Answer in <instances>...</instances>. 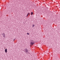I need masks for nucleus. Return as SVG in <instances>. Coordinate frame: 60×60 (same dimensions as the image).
I'll list each match as a JSON object with an SVG mask.
<instances>
[{"mask_svg":"<svg viewBox=\"0 0 60 60\" xmlns=\"http://www.w3.org/2000/svg\"><path fill=\"white\" fill-rule=\"evenodd\" d=\"M34 44V42L33 40H31L30 42V45H33Z\"/></svg>","mask_w":60,"mask_h":60,"instance_id":"obj_1","label":"nucleus"},{"mask_svg":"<svg viewBox=\"0 0 60 60\" xmlns=\"http://www.w3.org/2000/svg\"><path fill=\"white\" fill-rule=\"evenodd\" d=\"M25 53H27L28 52V49H25Z\"/></svg>","mask_w":60,"mask_h":60,"instance_id":"obj_2","label":"nucleus"},{"mask_svg":"<svg viewBox=\"0 0 60 60\" xmlns=\"http://www.w3.org/2000/svg\"><path fill=\"white\" fill-rule=\"evenodd\" d=\"M5 53H7V49H6L5 50Z\"/></svg>","mask_w":60,"mask_h":60,"instance_id":"obj_3","label":"nucleus"},{"mask_svg":"<svg viewBox=\"0 0 60 60\" xmlns=\"http://www.w3.org/2000/svg\"><path fill=\"white\" fill-rule=\"evenodd\" d=\"M2 35H3V36L4 37H5V34H3Z\"/></svg>","mask_w":60,"mask_h":60,"instance_id":"obj_4","label":"nucleus"},{"mask_svg":"<svg viewBox=\"0 0 60 60\" xmlns=\"http://www.w3.org/2000/svg\"><path fill=\"white\" fill-rule=\"evenodd\" d=\"M33 12H31V15H33Z\"/></svg>","mask_w":60,"mask_h":60,"instance_id":"obj_5","label":"nucleus"},{"mask_svg":"<svg viewBox=\"0 0 60 60\" xmlns=\"http://www.w3.org/2000/svg\"><path fill=\"white\" fill-rule=\"evenodd\" d=\"M27 35H29V33H27Z\"/></svg>","mask_w":60,"mask_h":60,"instance_id":"obj_6","label":"nucleus"},{"mask_svg":"<svg viewBox=\"0 0 60 60\" xmlns=\"http://www.w3.org/2000/svg\"><path fill=\"white\" fill-rule=\"evenodd\" d=\"M34 25H33L32 27H34Z\"/></svg>","mask_w":60,"mask_h":60,"instance_id":"obj_7","label":"nucleus"},{"mask_svg":"<svg viewBox=\"0 0 60 60\" xmlns=\"http://www.w3.org/2000/svg\"><path fill=\"white\" fill-rule=\"evenodd\" d=\"M28 14H27V15L26 16V17H28Z\"/></svg>","mask_w":60,"mask_h":60,"instance_id":"obj_8","label":"nucleus"},{"mask_svg":"<svg viewBox=\"0 0 60 60\" xmlns=\"http://www.w3.org/2000/svg\"><path fill=\"white\" fill-rule=\"evenodd\" d=\"M28 14L29 15H29H30V13H29Z\"/></svg>","mask_w":60,"mask_h":60,"instance_id":"obj_9","label":"nucleus"},{"mask_svg":"<svg viewBox=\"0 0 60 60\" xmlns=\"http://www.w3.org/2000/svg\"><path fill=\"white\" fill-rule=\"evenodd\" d=\"M15 40V39H14V41H14V40Z\"/></svg>","mask_w":60,"mask_h":60,"instance_id":"obj_10","label":"nucleus"}]
</instances>
